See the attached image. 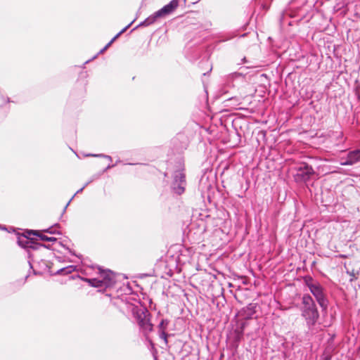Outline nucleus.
I'll list each match as a JSON object with an SVG mask.
<instances>
[{"label":"nucleus","instance_id":"obj_1","mask_svg":"<svg viewBox=\"0 0 360 360\" xmlns=\"http://www.w3.org/2000/svg\"><path fill=\"white\" fill-rule=\"evenodd\" d=\"M300 310L308 329L312 331L319 319V313L314 300L309 295H303Z\"/></svg>","mask_w":360,"mask_h":360},{"label":"nucleus","instance_id":"obj_2","mask_svg":"<svg viewBox=\"0 0 360 360\" xmlns=\"http://www.w3.org/2000/svg\"><path fill=\"white\" fill-rule=\"evenodd\" d=\"M130 310L136 320L140 330L145 336L153 330V326L150 322V314L148 309L139 306H130Z\"/></svg>","mask_w":360,"mask_h":360},{"label":"nucleus","instance_id":"obj_3","mask_svg":"<svg viewBox=\"0 0 360 360\" xmlns=\"http://www.w3.org/2000/svg\"><path fill=\"white\" fill-rule=\"evenodd\" d=\"M100 277L96 278H84L91 286L101 290L112 287L116 283L115 274L110 271H101L99 269Z\"/></svg>","mask_w":360,"mask_h":360},{"label":"nucleus","instance_id":"obj_4","mask_svg":"<svg viewBox=\"0 0 360 360\" xmlns=\"http://www.w3.org/2000/svg\"><path fill=\"white\" fill-rule=\"evenodd\" d=\"M179 6V0H172L169 4L157 11L143 22H140L138 27H147L155 23L158 19L162 18L172 14Z\"/></svg>","mask_w":360,"mask_h":360},{"label":"nucleus","instance_id":"obj_5","mask_svg":"<svg viewBox=\"0 0 360 360\" xmlns=\"http://www.w3.org/2000/svg\"><path fill=\"white\" fill-rule=\"evenodd\" d=\"M305 283L321 307L326 309L328 306V301L323 293L322 286L318 282H314L311 277L306 278Z\"/></svg>","mask_w":360,"mask_h":360},{"label":"nucleus","instance_id":"obj_6","mask_svg":"<svg viewBox=\"0 0 360 360\" xmlns=\"http://www.w3.org/2000/svg\"><path fill=\"white\" fill-rule=\"evenodd\" d=\"M186 185V176L183 169L175 171L173 174V181L171 188L172 191L178 194H182L185 191Z\"/></svg>","mask_w":360,"mask_h":360},{"label":"nucleus","instance_id":"obj_7","mask_svg":"<svg viewBox=\"0 0 360 360\" xmlns=\"http://www.w3.org/2000/svg\"><path fill=\"white\" fill-rule=\"evenodd\" d=\"M314 174V170L311 166L303 163L296 167L295 179L297 182H306L311 179Z\"/></svg>","mask_w":360,"mask_h":360},{"label":"nucleus","instance_id":"obj_8","mask_svg":"<svg viewBox=\"0 0 360 360\" xmlns=\"http://www.w3.org/2000/svg\"><path fill=\"white\" fill-rule=\"evenodd\" d=\"M28 236H24L22 237H19L18 239V243L20 246L24 248H32L33 250H38L40 248H46L47 249H51V245L49 244L43 245L41 243H34L32 240V238H31V235L27 232Z\"/></svg>","mask_w":360,"mask_h":360},{"label":"nucleus","instance_id":"obj_9","mask_svg":"<svg viewBox=\"0 0 360 360\" xmlns=\"http://www.w3.org/2000/svg\"><path fill=\"white\" fill-rule=\"evenodd\" d=\"M360 162V149L354 150L348 153L346 160L341 161L340 165L342 166H350Z\"/></svg>","mask_w":360,"mask_h":360},{"label":"nucleus","instance_id":"obj_10","mask_svg":"<svg viewBox=\"0 0 360 360\" xmlns=\"http://www.w3.org/2000/svg\"><path fill=\"white\" fill-rule=\"evenodd\" d=\"M256 304H249L245 307H243L239 312L238 316L243 319L248 320L253 317L255 314Z\"/></svg>","mask_w":360,"mask_h":360},{"label":"nucleus","instance_id":"obj_11","mask_svg":"<svg viewBox=\"0 0 360 360\" xmlns=\"http://www.w3.org/2000/svg\"><path fill=\"white\" fill-rule=\"evenodd\" d=\"M29 233L30 234H32L34 236H37V237H39L40 238V240H43V241H46V242H56L57 240V238H55V237H49L44 234L42 233V232L39 231H29Z\"/></svg>","mask_w":360,"mask_h":360},{"label":"nucleus","instance_id":"obj_12","mask_svg":"<svg viewBox=\"0 0 360 360\" xmlns=\"http://www.w3.org/2000/svg\"><path fill=\"white\" fill-rule=\"evenodd\" d=\"M134 20L131 21L128 25H127L125 27H124L120 32H118L105 46V49H108L111 44L112 43L119 37L120 36L122 33H124L130 26L134 22Z\"/></svg>","mask_w":360,"mask_h":360},{"label":"nucleus","instance_id":"obj_13","mask_svg":"<svg viewBox=\"0 0 360 360\" xmlns=\"http://www.w3.org/2000/svg\"><path fill=\"white\" fill-rule=\"evenodd\" d=\"M134 20L131 21L128 25H127L125 27H124L120 32H118L105 46V49H108L111 44L112 43L119 37L120 36L122 33H124L130 26L134 22Z\"/></svg>","mask_w":360,"mask_h":360},{"label":"nucleus","instance_id":"obj_14","mask_svg":"<svg viewBox=\"0 0 360 360\" xmlns=\"http://www.w3.org/2000/svg\"><path fill=\"white\" fill-rule=\"evenodd\" d=\"M134 20L131 21L128 25H127L125 27H124L120 32H118L105 46V49H108L111 44L112 43L119 37L120 36L122 33H124L130 26L134 22Z\"/></svg>","mask_w":360,"mask_h":360},{"label":"nucleus","instance_id":"obj_15","mask_svg":"<svg viewBox=\"0 0 360 360\" xmlns=\"http://www.w3.org/2000/svg\"><path fill=\"white\" fill-rule=\"evenodd\" d=\"M75 269V267L74 266L70 265L67 267L60 269V270L58 271V273L64 275L69 274L72 273Z\"/></svg>","mask_w":360,"mask_h":360},{"label":"nucleus","instance_id":"obj_16","mask_svg":"<svg viewBox=\"0 0 360 360\" xmlns=\"http://www.w3.org/2000/svg\"><path fill=\"white\" fill-rule=\"evenodd\" d=\"M168 324L169 321L167 319H162L158 326L159 330H165Z\"/></svg>","mask_w":360,"mask_h":360},{"label":"nucleus","instance_id":"obj_17","mask_svg":"<svg viewBox=\"0 0 360 360\" xmlns=\"http://www.w3.org/2000/svg\"><path fill=\"white\" fill-rule=\"evenodd\" d=\"M86 156L103 158H106L108 160L112 161L111 156L104 155V154H88V155H86Z\"/></svg>","mask_w":360,"mask_h":360},{"label":"nucleus","instance_id":"obj_18","mask_svg":"<svg viewBox=\"0 0 360 360\" xmlns=\"http://www.w3.org/2000/svg\"><path fill=\"white\" fill-rule=\"evenodd\" d=\"M86 156L103 158H106L108 160L112 161L111 156L104 155V154H88V155H86Z\"/></svg>","mask_w":360,"mask_h":360},{"label":"nucleus","instance_id":"obj_19","mask_svg":"<svg viewBox=\"0 0 360 360\" xmlns=\"http://www.w3.org/2000/svg\"><path fill=\"white\" fill-rule=\"evenodd\" d=\"M88 184H89V182L86 183V184H84V186L82 188H81L79 190H78V191L76 192V193H75V194L72 197V198L69 200V202H68L67 203V205H65V208H64V210H63V212H65V210H66L67 207L69 205V204L70 203V202H71V200L73 199V198H74V197H75L77 193H81V192L83 191V189H84V188H85Z\"/></svg>","mask_w":360,"mask_h":360},{"label":"nucleus","instance_id":"obj_20","mask_svg":"<svg viewBox=\"0 0 360 360\" xmlns=\"http://www.w3.org/2000/svg\"><path fill=\"white\" fill-rule=\"evenodd\" d=\"M160 338L162 339L165 344H167V334L165 330H160Z\"/></svg>","mask_w":360,"mask_h":360},{"label":"nucleus","instance_id":"obj_21","mask_svg":"<svg viewBox=\"0 0 360 360\" xmlns=\"http://www.w3.org/2000/svg\"><path fill=\"white\" fill-rule=\"evenodd\" d=\"M43 232L49 233H51V234L56 233V231L55 230H53V227H51V228H49L47 229H45V230L43 231Z\"/></svg>","mask_w":360,"mask_h":360},{"label":"nucleus","instance_id":"obj_22","mask_svg":"<svg viewBox=\"0 0 360 360\" xmlns=\"http://www.w3.org/2000/svg\"><path fill=\"white\" fill-rule=\"evenodd\" d=\"M303 4H306L309 2L314 3V0H300Z\"/></svg>","mask_w":360,"mask_h":360},{"label":"nucleus","instance_id":"obj_23","mask_svg":"<svg viewBox=\"0 0 360 360\" xmlns=\"http://www.w3.org/2000/svg\"><path fill=\"white\" fill-rule=\"evenodd\" d=\"M115 165H110V164H109V165L107 166V167L105 169V170H104V171H107V170H108L109 169L112 168V167H115Z\"/></svg>","mask_w":360,"mask_h":360},{"label":"nucleus","instance_id":"obj_24","mask_svg":"<svg viewBox=\"0 0 360 360\" xmlns=\"http://www.w3.org/2000/svg\"><path fill=\"white\" fill-rule=\"evenodd\" d=\"M106 50V49H105V46L99 51V53H103Z\"/></svg>","mask_w":360,"mask_h":360},{"label":"nucleus","instance_id":"obj_25","mask_svg":"<svg viewBox=\"0 0 360 360\" xmlns=\"http://www.w3.org/2000/svg\"><path fill=\"white\" fill-rule=\"evenodd\" d=\"M233 100H237V98H231L229 99V101H233Z\"/></svg>","mask_w":360,"mask_h":360},{"label":"nucleus","instance_id":"obj_26","mask_svg":"<svg viewBox=\"0 0 360 360\" xmlns=\"http://www.w3.org/2000/svg\"><path fill=\"white\" fill-rule=\"evenodd\" d=\"M119 162H120V160H117V161H116V163H115V165H117V163H119Z\"/></svg>","mask_w":360,"mask_h":360},{"label":"nucleus","instance_id":"obj_27","mask_svg":"<svg viewBox=\"0 0 360 360\" xmlns=\"http://www.w3.org/2000/svg\"><path fill=\"white\" fill-rule=\"evenodd\" d=\"M358 99L360 101V94L358 95Z\"/></svg>","mask_w":360,"mask_h":360},{"label":"nucleus","instance_id":"obj_28","mask_svg":"<svg viewBox=\"0 0 360 360\" xmlns=\"http://www.w3.org/2000/svg\"><path fill=\"white\" fill-rule=\"evenodd\" d=\"M30 266L32 267L31 262L29 261Z\"/></svg>","mask_w":360,"mask_h":360},{"label":"nucleus","instance_id":"obj_29","mask_svg":"<svg viewBox=\"0 0 360 360\" xmlns=\"http://www.w3.org/2000/svg\"><path fill=\"white\" fill-rule=\"evenodd\" d=\"M186 0H184V2H186Z\"/></svg>","mask_w":360,"mask_h":360}]
</instances>
